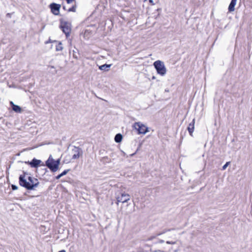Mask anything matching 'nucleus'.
I'll use <instances>...</instances> for the list:
<instances>
[{"label":"nucleus","mask_w":252,"mask_h":252,"mask_svg":"<svg viewBox=\"0 0 252 252\" xmlns=\"http://www.w3.org/2000/svg\"><path fill=\"white\" fill-rule=\"evenodd\" d=\"M237 0H231V2L228 6V11L232 12L235 10V6Z\"/></svg>","instance_id":"12"},{"label":"nucleus","mask_w":252,"mask_h":252,"mask_svg":"<svg viewBox=\"0 0 252 252\" xmlns=\"http://www.w3.org/2000/svg\"><path fill=\"white\" fill-rule=\"evenodd\" d=\"M156 236L151 237L150 238H149V240H152L153 239L155 238Z\"/></svg>","instance_id":"33"},{"label":"nucleus","mask_w":252,"mask_h":252,"mask_svg":"<svg viewBox=\"0 0 252 252\" xmlns=\"http://www.w3.org/2000/svg\"><path fill=\"white\" fill-rule=\"evenodd\" d=\"M47 171L48 170L46 168H40L38 170V174L41 176L44 175Z\"/></svg>","instance_id":"17"},{"label":"nucleus","mask_w":252,"mask_h":252,"mask_svg":"<svg viewBox=\"0 0 252 252\" xmlns=\"http://www.w3.org/2000/svg\"><path fill=\"white\" fill-rule=\"evenodd\" d=\"M149 2L152 4L154 5L155 3H154L153 0H149Z\"/></svg>","instance_id":"28"},{"label":"nucleus","mask_w":252,"mask_h":252,"mask_svg":"<svg viewBox=\"0 0 252 252\" xmlns=\"http://www.w3.org/2000/svg\"><path fill=\"white\" fill-rule=\"evenodd\" d=\"M194 123H195V119H193L192 122L189 124L188 126V130L190 136H192V133L194 129Z\"/></svg>","instance_id":"11"},{"label":"nucleus","mask_w":252,"mask_h":252,"mask_svg":"<svg viewBox=\"0 0 252 252\" xmlns=\"http://www.w3.org/2000/svg\"><path fill=\"white\" fill-rule=\"evenodd\" d=\"M28 173L26 172L23 171V174L25 175V179H26V175H27Z\"/></svg>","instance_id":"30"},{"label":"nucleus","mask_w":252,"mask_h":252,"mask_svg":"<svg viewBox=\"0 0 252 252\" xmlns=\"http://www.w3.org/2000/svg\"><path fill=\"white\" fill-rule=\"evenodd\" d=\"M229 164L230 162H226L225 164L222 166V170H225Z\"/></svg>","instance_id":"22"},{"label":"nucleus","mask_w":252,"mask_h":252,"mask_svg":"<svg viewBox=\"0 0 252 252\" xmlns=\"http://www.w3.org/2000/svg\"><path fill=\"white\" fill-rule=\"evenodd\" d=\"M51 11L55 15H58L60 14V9L61 5L54 2L51 3L49 5Z\"/></svg>","instance_id":"7"},{"label":"nucleus","mask_w":252,"mask_h":252,"mask_svg":"<svg viewBox=\"0 0 252 252\" xmlns=\"http://www.w3.org/2000/svg\"><path fill=\"white\" fill-rule=\"evenodd\" d=\"M73 57L74 58H75L76 59H78V58L77 55V53L74 51H73Z\"/></svg>","instance_id":"25"},{"label":"nucleus","mask_w":252,"mask_h":252,"mask_svg":"<svg viewBox=\"0 0 252 252\" xmlns=\"http://www.w3.org/2000/svg\"><path fill=\"white\" fill-rule=\"evenodd\" d=\"M174 229L172 228V229H164V230H163L162 231H161V232H159L157 234V236H159L160 235H162L163 234H164L165 233L168 232V231H171V230H173Z\"/></svg>","instance_id":"19"},{"label":"nucleus","mask_w":252,"mask_h":252,"mask_svg":"<svg viewBox=\"0 0 252 252\" xmlns=\"http://www.w3.org/2000/svg\"><path fill=\"white\" fill-rule=\"evenodd\" d=\"M156 79L155 76H153L152 77V79Z\"/></svg>","instance_id":"39"},{"label":"nucleus","mask_w":252,"mask_h":252,"mask_svg":"<svg viewBox=\"0 0 252 252\" xmlns=\"http://www.w3.org/2000/svg\"><path fill=\"white\" fill-rule=\"evenodd\" d=\"M70 171V169H66L64 170L63 172H62L61 174H59L57 176H56V179L57 180H59L62 177L65 175L69 171Z\"/></svg>","instance_id":"15"},{"label":"nucleus","mask_w":252,"mask_h":252,"mask_svg":"<svg viewBox=\"0 0 252 252\" xmlns=\"http://www.w3.org/2000/svg\"><path fill=\"white\" fill-rule=\"evenodd\" d=\"M76 4H75L71 7L69 8L67 10V11L68 12H75L76 11Z\"/></svg>","instance_id":"21"},{"label":"nucleus","mask_w":252,"mask_h":252,"mask_svg":"<svg viewBox=\"0 0 252 252\" xmlns=\"http://www.w3.org/2000/svg\"><path fill=\"white\" fill-rule=\"evenodd\" d=\"M123 139V135L121 133H117L115 137L114 140L116 143H120Z\"/></svg>","instance_id":"14"},{"label":"nucleus","mask_w":252,"mask_h":252,"mask_svg":"<svg viewBox=\"0 0 252 252\" xmlns=\"http://www.w3.org/2000/svg\"><path fill=\"white\" fill-rule=\"evenodd\" d=\"M60 27L63 32L65 33L66 37L69 35L71 30V25L69 23L63 21V19H61Z\"/></svg>","instance_id":"5"},{"label":"nucleus","mask_w":252,"mask_h":252,"mask_svg":"<svg viewBox=\"0 0 252 252\" xmlns=\"http://www.w3.org/2000/svg\"><path fill=\"white\" fill-rule=\"evenodd\" d=\"M48 67L50 68L51 69H55V67L54 66H52V65H49Z\"/></svg>","instance_id":"29"},{"label":"nucleus","mask_w":252,"mask_h":252,"mask_svg":"<svg viewBox=\"0 0 252 252\" xmlns=\"http://www.w3.org/2000/svg\"><path fill=\"white\" fill-rule=\"evenodd\" d=\"M59 252H65V251L64 250H63L59 251Z\"/></svg>","instance_id":"37"},{"label":"nucleus","mask_w":252,"mask_h":252,"mask_svg":"<svg viewBox=\"0 0 252 252\" xmlns=\"http://www.w3.org/2000/svg\"><path fill=\"white\" fill-rule=\"evenodd\" d=\"M154 66L158 74L164 76L166 74V68L163 62L158 60L154 63Z\"/></svg>","instance_id":"3"},{"label":"nucleus","mask_w":252,"mask_h":252,"mask_svg":"<svg viewBox=\"0 0 252 252\" xmlns=\"http://www.w3.org/2000/svg\"><path fill=\"white\" fill-rule=\"evenodd\" d=\"M19 182L21 186L25 188L28 190H33L37 188L39 182L36 178H33V184L32 186H30V184L27 183V179H25L24 175H20L19 177Z\"/></svg>","instance_id":"2"},{"label":"nucleus","mask_w":252,"mask_h":252,"mask_svg":"<svg viewBox=\"0 0 252 252\" xmlns=\"http://www.w3.org/2000/svg\"><path fill=\"white\" fill-rule=\"evenodd\" d=\"M63 9L64 10H66V7H65V6L63 5Z\"/></svg>","instance_id":"36"},{"label":"nucleus","mask_w":252,"mask_h":252,"mask_svg":"<svg viewBox=\"0 0 252 252\" xmlns=\"http://www.w3.org/2000/svg\"><path fill=\"white\" fill-rule=\"evenodd\" d=\"M6 16H7V17H10V13H7V15H6Z\"/></svg>","instance_id":"38"},{"label":"nucleus","mask_w":252,"mask_h":252,"mask_svg":"<svg viewBox=\"0 0 252 252\" xmlns=\"http://www.w3.org/2000/svg\"><path fill=\"white\" fill-rule=\"evenodd\" d=\"M164 240H159V241H158V242H159V243H164Z\"/></svg>","instance_id":"31"},{"label":"nucleus","mask_w":252,"mask_h":252,"mask_svg":"<svg viewBox=\"0 0 252 252\" xmlns=\"http://www.w3.org/2000/svg\"><path fill=\"white\" fill-rule=\"evenodd\" d=\"M138 134H145L149 131V128L141 122H135L132 126Z\"/></svg>","instance_id":"4"},{"label":"nucleus","mask_w":252,"mask_h":252,"mask_svg":"<svg viewBox=\"0 0 252 252\" xmlns=\"http://www.w3.org/2000/svg\"><path fill=\"white\" fill-rule=\"evenodd\" d=\"M63 49V47L62 46V43L60 42L59 43L58 45L56 46V51H62Z\"/></svg>","instance_id":"20"},{"label":"nucleus","mask_w":252,"mask_h":252,"mask_svg":"<svg viewBox=\"0 0 252 252\" xmlns=\"http://www.w3.org/2000/svg\"><path fill=\"white\" fill-rule=\"evenodd\" d=\"M49 42H51V39H49V41H46V42H45V43H46V44H47V43H49Z\"/></svg>","instance_id":"32"},{"label":"nucleus","mask_w":252,"mask_h":252,"mask_svg":"<svg viewBox=\"0 0 252 252\" xmlns=\"http://www.w3.org/2000/svg\"><path fill=\"white\" fill-rule=\"evenodd\" d=\"M166 243L168 244H171V242L169 241H166Z\"/></svg>","instance_id":"35"},{"label":"nucleus","mask_w":252,"mask_h":252,"mask_svg":"<svg viewBox=\"0 0 252 252\" xmlns=\"http://www.w3.org/2000/svg\"><path fill=\"white\" fill-rule=\"evenodd\" d=\"M9 104L12 108L13 111L16 113H21L22 110V108L19 105H16L12 101L9 102Z\"/></svg>","instance_id":"10"},{"label":"nucleus","mask_w":252,"mask_h":252,"mask_svg":"<svg viewBox=\"0 0 252 252\" xmlns=\"http://www.w3.org/2000/svg\"><path fill=\"white\" fill-rule=\"evenodd\" d=\"M108 158L107 157H103L102 158V160L101 161L103 162H109L108 161Z\"/></svg>","instance_id":"23"},{"label":"nucleus","mask_w":252,"mask_h":252,"mask_svg":"<svg viewBox=\"0 0 252 252\" xmlns=\"http://www.w3.org/2000/svg\"><path fill=\"white\" fill-rule=\"evenodd\" d=\"M60 159L55 160L52 155H50L48 159L45 161V164L42 163L41 165L47 166L51 172H55L59 169Z\"/></svg>","instance_id":"1"},{"label":"nucleus","mask_w":252,"mask_h":252,"mask_svg":"<svg viewBox=\"0 0 252 252\" xmlns=\"http://www.w3.org/2000/svg\"><path fill=\"white\" fill-rule=\"evenodd\" d=\"M158 251L160 252H165L164 251Z\"/></svg>","instance_id":"40"},{"label":"nucleus","mask_w":252,"mask_h":252,"mask_svg":"<svg viewBox=\"0 0 252 252\" xmlns=\"http://www.w3.org/2000/svg\"><path fill=\"white\" fill-rule=\"evenodd\" d=\"M111 66V64H104L99 66V69L103 71H108L109 70V68Z\"/></svg>","instance_id":"13"},{"label":"nucleus","mask_w":252,"mask_h":252,"mask_svg":"<svg viewBox=\"0 0 252 252\" xmlns=\"http://www.w3.org/2000/svg\"><path fill=\"white\" fill-rule=\"evenodd\" d=\"M18 187L16 185H11V189L13 190H17L18 189Z\"/></svg>","instance_id":"24"},{"label":"nucleus","mask_w":252,"mask_h":252,"mask_svg":"<svg viewBox=\"0 0 252 252\" xmlns=\"http://www.w3.org/2000/svg\"><path fill=\"white\" fill-rule=\"evenodd\" d=\"M68 4L71 3L73 1H75V0H65Z\"/></svg>","instance_id":"27"},{"label":"nucleus","mask_w":252,"mask_h":252,"mask_svg":"<svg viewBox=\"0 0 252 252\" xmlns=\"http://www.w3.org/2000/svg\"><path fill=\"white\" fill-rule=\"evenodd\" d=\"M53 70H50V71L51 72V73L52 74H56L57 73V70L55 69H53Z\"/></svg>","instance_id":"26"},{"label":"nucleus","mask_w":252,"mask_h":252,"mask_svg":"<svg viewBox=\"0 0 252 252\" xmlns=\"http://www.w3.org/2000/svg\"><path fill=\"white\" fill-rule=\"evenodd\" d=\"M130 199V196L126 193H122L120 196L117 197L118 202L125 203Z\"/></svg>","instance_id":"9"},{"label":"nucleus","mask_w":252,"mask_h":252,"mask_svg":"<svg viewBox=\"0 0 252 252\" xmlns=\"http://www.w3.org/2000/svg\"><path fill=\"white\" fill-rule=\"evenodd\" d=\"M26 163L28 164L32 168H37L39 165H41L42 162L41 160L33 158L31 161H26Z\"/></svg>","instance_id":"8"},{"label":"nucleus","mask_w":252,"mask_h":252,"mask_svg":"<svg viewBox=\"0 0 252 252\" xmlns=\"http://www.w3.org/2000/svg\"><path fill=\"white\" fill-rule=\"evenodd\" d=\"M134 154H135V153L132 154V155H131V156H133Z\"/></svg>","instance_id":"41"},{"label":"nucleus","mask_w":252,"mask_h":252,"mask_svg":"<svg viewBox=\"0 0 252 252\" xmlns=\"http://www.w3.org/2000/svg\"><path fill=\"white\" fill-rule=\"evenodd\" d=\"M171 242V244H176V242H173V241H170Z\"/></svg>","instance_id":"34"},{"label":"nucleus","mask_w":252,"mask_h":252,"mask_svg":"<svg viewBox=\"0 0 252 252\" xmlns=\"http://www.w3.org/2000/svg\"><path fill=\"white\" fill-rule=\"evenodd\" d=\"M92 34V32L89 29H86L84 31V37L86 38H89L91 35Z\"/></svg>","instance_id":"16"},{"label":"nucleus","mask_w":252,"mask_h":252,"mask_svg":"<svg viewBox=\"0 0 252 252\" xmlns=\"http://www.w3.org/2000/svg\"><path fill=\"white\" fill-rule=\"evenodd\" d=\"M72 159H75L78 158L80 156L82 155L83 151L81 148L74 146L72 150Z\"/></svg>","instance_id":"6"},{"label":"nucleus","mask_w":252,"mask_h":252,"mask_svg":"<svg viewBox=\"0 0 252 252\" xmlns=\"http://www.w3.org/2000/svg\"><path fill=\"white\" fill-rule=\"evenodd\" d=\"M28 181H27V183L30 184V186H32L33 184V177L29 176L28 177Z\"/></svg>","instance_id":"18"}]
</instances>
